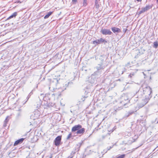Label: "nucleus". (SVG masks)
I'll list each match as a JSON object with an SVG mask.
<instances>
[{"mask_svg": "<svg viewBox=\"0 0 158 158\" xmlns=\"http://www.w3.org/2000/svg\"><path fill=\"white\" fill-rule=\"evenodd\" d=\"M72 132L73 133V136H76L79 134V125H75L72 128Z\"/></svg>", "mask_w": 158, "mask_h": 158, "instance_id": "3", "label": "nucleus"}, {"mask_svg": "<svg viewBox=\"0 0 158 158\" xmlns=\"http://www.w3.org/2000/svg\"><path fill=\"white\" fill-rule=\"evenodd\" d=\"M123 109V107H118V108L117 109V110H116V111L117 110H121V109Z\"/></svg>", "mask_w": 158, "mask_h": 158, "instance_id": "29", "label": "nucleus"}, {"mask_svg": "<svg viewBox=\"0 0 158 158\" xmlns=\"http://www.w3.org/2000/svg\"><path fill=\"white\" fill-rule=\"evenodd\" d=\"M135 141V140H134V141H133V142H134Z\"/></svg>", "mask_w": 158, "mask_h": 158, "instance_id": "48", "label": "nucleus"}, {"mask_svg": "<svg viewBox=\"0 0 158 158\" xmlns=\"http://www.w3.org/2000/svg\"><path fill=\"white\" fill-rule=\"evenodd\" d=\"M113 131V130H112L111 131V132H112Z\"/></svg>", "mask_w": 158, "mask_h": 158, "instance_id": "46", "label": "nucleus"}, {"mask_svg": "<svg viewBox=\"0 0 158 158\" xmlns=\"http://www.w3.org/2000/svg\"><path fill=\"white\" fill-rule=\"evenodd\" d=\"M95 81L96 80H94L93 79V81H92V80L91 81V83H95Z\"/></svg>", "mask_w": 158, "mask_h": 158, "instance_id": "28", "label": "nucleus"}, {"mask_svg": "<svg viewBox=\"0 0 158 158\" xmlns=\"http://www.w3.org/2000/svg\"><path fill=\"white\" fill-rule=\"evenodd\" d=\"M97 69V71L94 72V73L92 75V78L93 77H94V76L96 75H99L101 74V72L103 71V69H104V67L101 64H98L96 67Z\"/></svg>", "mask_w": 158, "mask_h": 158, "instance_id": "2", "label": "nucleus"}, {"mask_svg": "<svg viewBox=\"0 0 158 158\" xmlns=\"http://www.w3.org/2000/svg\"><path fill=\"white\" fill-rule=\"evenodd\" d=\"M41 105V102L40 100H39V101L38 102H37L36 103V105H35V106H36V108L38 109H39Z\"/></svg>", "mask_w": 158, "mask_h": 158, "instance_id": "12", "label": "nucleus"}, {"mask_svg": "<svg viewBox=\"0 0 158 158\" xmlns=\"http://www.w3.org/2000/svg\"><path fill=\"white\" fill-rule=\"evenodd\" d=\"M143 11H142V10L139 11V12H137V14H138L139 15L140 14H141L142 13H143Z\"/></svg>", "mask_w": 158, "mask_h": 158, "instance_id": "26", "label": "nucleus"}, {"mask_svg": "<svg viewBox=\"0 0 158 158\" xmlns=\"http://www.w3.org/2000/svg\"><path fill=\"white\" fill-rule=\"evenodd\" d=\"M50 95L48 94H46L45 96L43 97V99L44 101L48 102V100H50Z\"/></svg>", "mask_w": 158, "mask_h": 158, "instance_id": "10", "label": "nucleus"}, {"mask_svg": "<svg viewBox=\"0 0 158 158\" xmlns=\"http://www.w3.org/2000/svg\"><path fill=\"white\" fill-rule=\"evenodd\" d=\"M72 1L74 3H76L77 2V0H72Z\"/></svg>", "mask_w": 158, "mask_h": 158, "instance_id": "31", "label": "nucleus"}, {"mask_svg": "<svg viewBox=\"0 0 158 158\" xmlns=\"http://www.w3.org/2000/svg\"><path fill=\"white\" fill-rule=\"evenodd\" d=\"M21 115V113H20V112H19L18 114V116H19Z\"/></svg>", "mask_w": 158, "mask_h": 158, "instance_id": "37", "label": "nucleus"}, {"mask_svg": "<svg viewBox=\"0 0 158 158\" xmlns=\"http://www.w3.org/2000/svg\"><path fill=\"white\" fill-rule=\"evenodd\" d=\"M82 99L83 101H84L85 100V99H83L82 98Z\"/></svg>", "mask_w": 158, "mask_h": 158, "instance_id": "44", "label": "nucleus"}, {"mask_svg": "<svg viewBox=\"0 0 158 158\" xmlns=\"http://www.w3.org/2000/svg\"><path fill=\"white\" fill-rule=\"evenodd\" d=\"M102 137H103V139H104V138H105V136H102Z\"/></svg>", "mask_w": 158, "mask_h": 158, "instance_id": "41", "label": "nucleus"}, {"mask_svg": "<svg viewBox=\"0 0 158 158\" xmlns=\"http://www.w3.org/2000/svg\"><path fill=\"white\" fill-rule=\"evenodd\" d=\"M99 3L98 1L96 0L95 2V6L97 9H98L99 7Z\"/></svg>", "mask_w": 158, "mask_h": 158, "instance_id": "17", "label": "nucleus"}, {"mask_svg": "<svg viewBox=\"0 0 158 158\" xmlns=\"http://www.w3.org/2000/svg\"><path fill=\"white\" fill-rule=\"evenodd\" d=\"M40 112L38 110L35 111L34 113V115L33 116H34L33 118L34 119H35L38 118L40 116Z\"/></svg>", "mask_w": 158, "mask_h": 158, "instance_id": "9", "label": "nucleus"}, {"mask_svg": "<svg viewBox=\"0 0 158 158\" xmlns=\"http://www.w3.org/2000/svg\"><path fill=\"white\" fill-rule=\"evenodd\" d=\"M50 158H51V157H50Z\"/></svg>", "mask_w": 158, "mask_h": 158, "instance_id": "49", "label": "nucleus"}, {"mask_svg": "<svg viewBox=\"0 0 158 158\" xmlns=\"http://www.w3.org/2000/svg\"><path fill=\"white\" fill-rule=\"evenodd\" d=\"M131 77L132 76H131V74H129V77H130L131 78Z\"/></svg>", "mask_w": 158, "mask_h": 158, "instance_id": "39", "label": "nucleus"}, {"mask_svg": "<svg viewBox=\"0 0 158 158\" xmlns=\"http://www.w3.org/2000/svg\"><path fill=\"white\" fill-rule=\"evenodd\" d=\"M77 60V62H76H76L75 63V64H76L77 65H78V66H79V64H78V60Z\"/></svg>", "mask_w": 158, "mask_h": 158, "instance_id": "34", "label": "nucleus"}, {"mask_svg": "<svg viewBox=\"0 0 158 158\" xmlns=\"http://www.w3.org/2000/svg\"><path fill=\"white\" fill-rule=\"evenodd\" d=\"M113 147V146L112 147H111V146H110L109 148H108V147L107 148L108 149V150H110L111 148H112Z\"/></svg>", "mask_w": 158, "mask_h": 158, "instance_id": "35", "label": "nucleus"}, {"mask_svg": "<svg viewBox=\"0 0 158 158\" xmlns=\"http://www.w3.org/2000/svg\"><path fill=\"white\" fill-rule=\"evenodd\" d=\"M146 103H141L138 105V107L139 108L142 107H143L145 104Z\"/></svg>", "mask_w": 158, "mask_h": 158, "instance_id": "22", "label": "nucleus"}, {"mask_svg": "<svg viewBox=\"0 0 158 158\" xmlns=\"http://www.w3.org/2000/svg\"><path fill=\"white\" fill-rule=\"evenodd\" d=\"M31 93L30 94H29L28 96H27V100L30 97V95H31Z\"/></svg>", "mask_w": 158, "mask_h": 158, "instance_id": "32", "label": "nucleus"}, {"mask_svg": "<svg viewBox=\"0 0 158 158\" xmlns=\"http://www.w3.org/2000/svg\"><path fill=\"white\" fill-rule=\"evenodd\" d=\"M74 153H75L74 152H72L71 153V155L69 156L68 158H72L73 157V155L74 154Z\"/></svg>", "mask_w": 158, "mask_h": 158, "instance_id": "25", "label": "nucleus"}, {"mask_svg": "<svg viewBox=\"0 0 158 158\" xmlns=\"http://www.w3.org/2000/svg\"><path fill=\"white\" fill-rule=\"evenodd\" d=\"M143 93L145 95V97L146 100H149L151 97V94L152 93L151 88L149 86L143 88Z\"/></svg>", "mask_w": 158, "mask_h": 158, "instance_id": "1", "label": "nucleus"}, {"mask_svg": "<svg viewBox=\"0 0 158 158\" xmlns=\"http://www.w3.org/2000/svg\"><path fill=\"white\" fill-rule=\"evenodd\" d=\"M142 11H143V13H144V12H145V10L144 9L143 7V8H142Z\"/></svg>", "mask_w": 158, "mask_h": 158, "instance_id": "33", "label": "nucleus"}, {"mask_svg": "<svg viewBox=\"0 0 158 158\" xmlns=\"http://www.w3.org/2000/svg\"><path fill=\"white\" fill-rule=\"evenodd\" d=\"M54 115H58V114H54Z\"/></svg>", "mask_w": 158, "mask_h": 158, "instance_id": "45", "label": "nucleus"}, {"mask_svg": "<svg viewBox=\"0 0 158 158\" xmlns=\"http://www.w3.org/2000/svg\"><path fill=\"white\" fill-rule=\"evenodd\" d=\"M138 2H141L142 0H136Z\"/></svg>", "mask_w": 158, "mask_h": 158, "instance_id": "40", "label": "nucleus"}, {"mask_svg": "<svg viewBox=\"0 0 158 158\" xmlns=\"http://www.w3.org/2000/svg\"><path fill=\"white\" fill-rule=\"evenodd\" d=\"M85 132V129L84 128H82V127L81 125H80V134H83Z\"/></svg>", "mask_w": 158, "mask_h": 158, "instance_id": "13", "label": "nucleus"}, {"mask_svg": "<svg viewBox=\"0 0 158 158\" xmlns=\"http://www.w3.org/2000/svg\"><path fill=\"white\" fill-rule=\"evenodd\" d=\"M125 156V154H123L119 156H117L115 157L116 158H124Z\"/></svg>", "mask_w": 158, "mask_h": 158, "instance_id": "21", "label": "nucleus"}, {"mask_svg": "<svg viewBox=\"0 0 158 158\" xmlns=\"http://www.w3.org/2000/svg\"><path fill=\"white\" fill-rule=\"evenodd\" d=\"M111 29L112 31L114 33H118L121 32V29L116 27H111Z\"/></svg>", "mask_w": 158, "mask_h": 158, "instance_id": "7", "label": "nucleus"}, {"mask_svg": "<svg viewBox=\"0 0 158 158\" xmlns=\"http://www.w3.org/2000/svg\"><path fill=\"white\" fill-rule=\"evenodd\" d=\"M73 133L72 132V133H69L67 137V139H69L70 138L73 137H74V136H73Z\"/></svg>", "mask_w": 158, "mask_h": 158, "instance_id": "16", "label": "nucleus"}, {"mask_svg": "<svg viewBox=\"0 0 158 158\" xmlns=\"http://www.w3.org/2000/svg\"><path fill=\"white\" fill-rule=\"evenodd\" d=\"M134 113V111H130L128 113V114L127 115V117H128L130 115L133 114Z\"/></svg>", "mask_w": 158, "mask_h": 158, "instance_id": "20", "label": "nucleus"}, {"mask_svg": "<svg viewBox=\"0 0 158 158\" xmlns=\"http://www.w3.org/2000/svg\"><path fill=\"white\" fill-rule=\"evenodd\" d=\"M127 29H123V31H124V33H125L126 31H127Z\"/></svg>", "mask_w": 158, "mask_h": 158, "instance_id": "38", "label": "nucleus"}, {"mask_svg": "<svg viewBox=\"0 0 158 158\" xmlns=\"http://www.w3.org/2000/svg\"><path fill=\"white\" fill-rule=\"evenodd\" d=\"M156 123H158V118H156L155 120V122H156Z\"/></svg>", "mask_w": 158, "mask_h": 158, "instance_id": "36", "label": "nucleus"}, {"mask_svg": "<svg viewBox=\"0 0 158 158\" xmlns=\"http://www.w3.org/2000/svg\"><path fill=\"white\" fill-rule=\"evenodd\" d=\"M100 32L104 35H111L112 32L109 29L102 28L100 31Z\"/></svg>", "mask_w": 158, "mask_h": 158, "instance_id": "4", "label": "nucleus"}, {"mask_svg": "<svg viewBox=\"0 0 158 158\" xmlns=\"http://www.w3.org/2000/svg\"><path fill=\"white\" fill-rule=\"evenodd\" d=\"M67 86H68V85H67V84H65V86H63V87L61 88V90H62V91H63L65 89Z\"/></svg>", "mask_w": 158, "mask_h": 158, "instance_id": "24", "label": "nucleus"}, {"mask_svg": "<svg viewBox=\"0 0 158 158\" xmlns=\"http://www.w3.org/2000/svg\"><path fill=\"white\" fill-rule=\"evenodd\" d=\"M9 116H7L6 118L5 121H4V126H6V124H7V122H8L9 120Z\"/></svg>", "mask_w": 158, "mask_h": 158, "instance_id": "19", "label": "nucleus"}, {"mask_svg": "<svg viewBox=\"0 0 158 158\" xmlns=\"http://www.w3.org/2000/svg\"><path fill=\"white\" fill-rule=\"evenodd\" d=\"M143 11H142V10L139 11V12H137V14H138L139 15L140 14H141L142 13H143Z\"/></svg>", "mask_w": 158, "mask_h": 158, "instance_id": "27", "label": "nucleus"}, {"mask_svg": "<svg viewBox=\"0 0 158 158\" xmlns=\"http://www.w3.org/2000/svg\"><path fill=\"white\" fill-rule=\"evenodd\" d=\"M84 141V140L82 141V140H81V143H80V146L81 145L83 144V141Z\"/></svg>", "mask_w": 158, "mask_h": 158, "instance_id": "30", "label": "nucleus"}, {"mask_svg": "<svg viewBox=\"0 0 158 158\" xmlns=\"http://www.w3.org/2000/svg\"><path fill=\"white\" fill-rule=\"evenodd\" d=\"M24 138H21L16 140L15 142L14 145V146H15L23 142V140H24Z\"/></svg>", "mask_w": 158, "mask_h": 158, "instance_id": "8", "label": "nucleus"}, {"mask_svg": "<svg viewBox=\"0 0 158 158\" xmlns=\"http://www.w3.org/2000/svg\"><path fill=\"white\" fill-rule=\"evenodd\" d=\"M52 12H49L44 17V19H46L48 18L49 16L52 15Z\"/></svg>", "mask_w": 158, "mask_h": 158, "instance_id": "15", "label": "nucleus"}, {"mask_svg": "<svg viewBox=\"0 0 158 158\" xmlns=\"http://www.w3.org/2000/svg\"><path fill=\"white\" fill-rule=\"evenodd\" d=\"M61 139V136H58L56 138L54 142L55 143V144L56 146H58L59 145Z\"/></svg>", "mask_w": 158, "mask_h": 158, "instance_id": "6", "label": "nucleus"}, {"mask_svg": "<svg viewBox=\"0 0 158 158\" xmlns=\"http://www.w3.org/2000/svg\"><path fill=\"white\" fill-rule=\"evenodd\" d=\"M152 6V5H148L146 7H143L144 9L145 10V11H147L148 10L150 9H151Z\"/></svg>", "mask_w": 158, "mask_h": 158, "instance_id": "11", "label": "nucleus"}, {"mask_svg": "<svg viewBox=\"0 0 158 158\" xmlns=\"http://www.w3.org/2000/svg\"><path fill=\"white\" fill-rule=\"evenodd\" d=\"M107 134H108L109 135H110V133H108Z\"/></svg>", "mask_w": 158, "mask_h": 158, "instance_id": "47", "label": "nucleus"}, {"mask_svg": "<svg viewBox=\"0 0 158 158\" xmlns=\"http://www.w3.org/2000/svg\"><path fill=\"white\" fill-rule=\"evenodd\" d=\"M17 15V12H14L8 18V19H9L13 17H15Z\"/></svg>", "mask_w": 158, "mask_h": 158, "instance_id": "14", "label": "nucleus"}, {"mask_svg": "<svg viewBox=\"0 0 158 158\" xmlns=\"http://www.w3.org/2000/svg\"><path fill=\"white\" fill-rule=\"evenodd\" d=\"M156 2L158 3V0H156Z\"/></svg>", "mask_w": 158, "mask_h": 158, "instance_id": "43", "label": "nucleus"}, {"mask_svg": "<svg viewBox=\"0 0 158 158\" xmlns=\"http://www.w3.org/2000/svg\"><path fill=\"white\" fill-rule=\"evenodd\" d=\"M153 47L155 48H156L158 47V42L157 41L154 42L153 43Z\"/></svg>", "mask_w": 158, "mask_h": 158, "instance_id": "18", "label": "nucleus"}, {"mask_svg": "<svg viewBox=\"0 0 158 158\" xmlns=\"http://www.w3.org/2000/svg\"><path fill=\"white\" fill-rule=\"evenodd\" d=\"M87 0H83V6H86L87 5Z\"/></svg>", "mask_w": 158, "mask_h": 158, "instance_id": "23", "label": "nucleus"}, {"mask_svg": "<svg viewBox=\"0 0 158 158\" xmlns=\"http://www.w3.org/2000/svg\"><path fill=\"white\" fill-rule=\"evenodd\" d=\"M93 43V44L97 45L102 43H104V44H105L107 43V41L106 40L104 39L101 38L99 39L94 41Z\"/></svg>", "mask_w": 158, "mask_h": 158, "instance_id": "5", "label": "nucleus"}, {"mask_svg": "<svg viewBox=\"0 0 158 158\" xmlns=\"http://www.w3.org/2000/svg\"><path fill=\"white\" fill-rule=\"evenodd\" d=\"M43 95H44V94H40V96H43Z\"/></svg>", "mask_w": 158, "mask_h": 158, "instance_id": "42", "label": "nucleus"}]
</instances>
